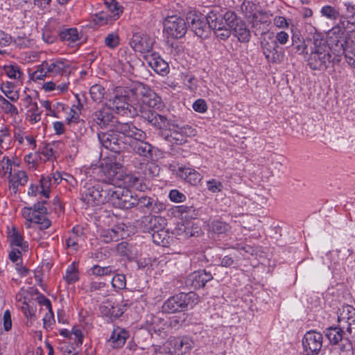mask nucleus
Returning <instances> with one entry per match:
<instances>
[{"label":"nucleus","instance_id":"obj_2","mask_svg":"<svg viewBox=\"0 0 355 355\" xmlns=\"http://www.w3.org/2000/svg\"><path fill=\"white\" fill-rule=\"evenodd\" d=\"M142 133L137 131V128L131 123H119L107 132H101L98 139L101 145L106 149L116 153L128 150L131 140L130 136L141 139Z\"/></svg>","mask_w":355,"mask_h":355},{"label":"nucleus","instance_id":"obj_34","mask_svg":"<svg viewBox=\"0 0 355 355\" xmlns=\"http://www.w3.org/2000/svg\"><path fill=\"white\" fill-rule=\"evenodd\" d=\"M104 3L112 14L114 20L117 19L123 12V7L116 0H104Z\"/></svg>","mask_w":355,"mask_h":355},{"label":"nucleus","instance_id":"obj_33","mask_svg":"<svg viewBox=\"0 0 355 355\" xmlns=\"http://www.w3.org/2000/svg\"><path fill=\"white\" fill-rule=\"evenodd\" d=\"M60 37L63 41H68L70 43H76L80 40L78 33L76 28H67L60 31Z\"/></svg>","mask_w":355,"mask_h":355},{"label":"nucleus","instance_id":"obj_5","mask_svg":"<svg viewBox=\"0 0 355 355\" xmlns=\"http://www.w3.org/2000/svg\"><path fill=\"white\" fill-rule=\"evenodd\" d=\"M112 186L90 179L85 181L80 190V200L87 205H99L110 200Z\"/></svg>","mask_w":355,"mask_h":355},{"label":"nucleus","instance_id":"obj_29","mask_svg":"<svg viewBox=\"0 0 355 355\" xmlns=\"http://www.w3.org/2000/svg\"><path fill=\"white\" fill-rule=\"evenodd\" d=\"M324 336L329 340L330 344L336 345L344 338V331L339 327H329L324 331Z\"/></svg>","mask_w":355,"mask_h":355},{"label":"nucleus","instance_id":"obj_36","mask_svg":"<svg viewBox=\"0 0 355 355\" xmlns=\"http://www.w3.org/2000/svg\"><path fill=\"white\" fill-rule=\"evenodd\" d=\"M105 94V88L99 84L94 85L90 87L89 94L94 102H101L104 98Z\"/></svg>","mask_w":355,"mask_h":355},{"label":"nucleus","instance_id":"obj_60","mask_svg":"<svg viewBox=\"0 0 355 355\" xmlns=\"http://www.w3.org/2000/svg\"><path fill=\"white\" fill-rule=\"evenodd\" d=\"M352 316L347 317V319L344 320L347 327L346 328L347 331L349 334H355V310H352Z\"/></svg>","mask_w":355,"mask_h":355},{"label":"nucleus","instance_id":"obj_64","mask_svg":"<svg viewBox=\"0 0 355 355\" xmlns=\"http://www.w3.org/2000/svg\"><path fill=\"white\" fill-rule=\"evenodd\" d=\"M312 40V35L310 37H308L302 44L297 45L295 48L296 49L297 51H298L300 53H305L308 56L309 55V50L307 48L306 45L309 40Z\"/></svg>","mask_w":355,"mask_h":355},{"label":"nucleus","instance_id":"obj_40","mask_svg":"<svg viewBox=\"0 0 355 355\" xmlns=\"http://www.w3.org/2000/svg\"><path fill=\"white\" fill-rule=\"evenodd\" d=\"M320 12L323 17H327L329 19H340V12L334 7L331 6H324L321 8Z\"/></svg>","mask_w":355,"mask_h":355},{"label":"nucleus","instance_id":"obj_32","mask_svg":"<svg viewBox=\"0 0 355 355\" xmlns=\"http://www.w3.org/2000/svg\"><path fill=\"white\" fill-rule=\"evenodd\" d=\"M166 220L165 218L160 216L151 217L147 225V229L149 233L158 232L159 231L165 229Z\"/></svg>","mask_w":355,"mask_h":355},{"label":"nucleus","instance_id":"obj_17","mask_svg":"<svg viewBox=\"0 0 355 355\" xmlns=\"http://www.w3.org/2000/svg\"><path fill=\"white\" fill-rule=\"evenodd\" d=\"M212 279L211 273L205 270L195 271L187 276L185 279V286L190 290L199 289L203 288L205 284Z\"/></svg>","mask_w":355,"mask_h":355},{"label":"nucleus","instance_id":"obj_54","mask_svg":"<svg viewBox=\"0 0 355 355\" xmlns=\"http://www.w3.org/2000/svg\"><path fill=\"white\" fill-rule=\"evenodd\" d=\"M23 102L25 107L27 109V112H34L38 110L37 103L33 102L32 98L27 95L23 98Z\"/></svg>","mask_w":355,"mask_h":355},{"label":"nucleus","instance_id":"obj_21","mask_svg":"<svg viewBox=\"0 0 355 355\" xmlns=\"http://www.w3.org/2000/svg\"><path fill=\"white\" fill-rule=\"evenodd\" d=\"M173 173L180 178L192 185L198 184L202 176L196 170L185 166H179L173 170Z\"/></svg>","mask_w":355,"mask_h":355},{"label":"nucleus","instance_id":"obj_56","mask_svg":"<svg viewBox=\"0 0 355 355\" xmlns=\"http://www.w3.org/2000/svg\"><path fill=\"white\" fill-rule=\"evenodd\" d=\"M152 239L154 243L157 245H164V240L167 235L165 229L159 231L158 232H152Z\"/></svg>","mask_w":355,"mask_h":355},{"label":"nucleus","instance_id":"obj_42","mask_svg":"<svg viewBox=\"0 0 355 355\" xmlns=\"http://www.w3.org/2000/svg\"><path fill=\"white\" fill-rule=\"evenodd\" d=\"M0 106L4 110V112L7 114H18V111L17 107L10 103L7 99L4 97L0 96Z\"/></svg>","mask_w":355,"mask_h":355},{"label":"nucleus","instance_id":"obj_8","mask_svg":"<svg viewBox=\"0 0 355 355\" xmlns=\"http://www.w3.org/2000/svg\"><path fill=\"white\" fill-rule=\"evenodd\" d=\"M110 200L112 205L122 209H130L135 207L137 195H134L127 188L112 186Z\"/></svg>","mask_w":355,"mask_h":355},{"label":"nucleus","instance_id":"obj_41","mask_svg":"<svg viewBox=\"0 0 355 355\" xmlns=\"http://www.w3.org/2000/svg\"><path fill=\"white\" fill-rule=\"evenodd\" d=\"M173 344H172L171 338L165 342L159 349H156V355H175Z\"/></svg>","mask_w":355,"mask_h":355},{"label":"nucleus","instance_id":"obj_14","mask_svg":"<svg viewBox=\"0 0 355 355\" xmlns=\"http://www.w3.org/2000/svg\"><path fill=\"white\" fill-rule=\"evenodd\" d=\"M144 214H158L166 209V205L157 198L146 196H137L135 207Z\"/></svg>","mask_w":355,"mask_h":355},{"label":"nucleus","instance_id":"obj_55","mask_svg":"<svg viewBox=\"0 0 355 355\" xmlns=\"http://www.w3.org/2000/svg\"><path fill=\"white\" fill-rule=\"evenodd\" d=\"M46 76H49V71L43 66V62L38 66L36 71L32 73L33 80H43Z\"/></svg>","mask_w":355,"mask_h":355},{"label":"nucleus","instance_id":"obj_58","mask_svg":"<svg viewBox=\"0 0 355 355\" xmlns=\"http://www.w3.org/2000/svg\"><path fill=\"white\" fill-rule=\"evenodd\" d=\"M169 198L175 202H182L186 200V196L178 190L173 189L169 193Z\"/></svg>","mask_w":355,"mask_h":355},{"label":"nucleus","instance_id":"obj_38","mask_svg":"<svg viewBox=\"0 0 355 355\" xmlns=\"http://www.w3.org/2000/svg\"><path fill=\"white\" fill-rule=\"evenodd\" d=\"M10 242L11 245L21 248L22 250H25L27 245L24 242L22 236L14 228L12 232L10 234Z\"/></svg>","mask_w":355,"mask_h":355},{"label":"nucleus","instance_id":"obj_11","mask_svg":"<svg viewBox=\"0 0 355 355\" xmlns=\"http://www.w3.org/2000/svg\"><path fill=\"white\" fill-rule=\"evenodd\" d=\"M187 28L185 19L178 15L168 16L164 21V32L172 38H182L185 35Z\"/></svg>","mask_w":355,"mask_h":355},{"label":"nucleus","instance_id":"obj_9","mask_svg":"<svg viewBox=\"0 0 355 355\" xmlns=\"http://www.w3.org/2000/svg\"><path fill=\"white\" fill-rule=\"evenodd\" d=\"M187 23L195 35L202 39L207 38L209 34L208 14L204 16L201 13L190 12L187 16Z\"/></svg>","mask_w":355,"mask_h":355},{"label":"nucleus","instance_id":"obj_31","mask_svg":"<svg viewBox=\"0 0 355 355\" xmlns=\"http://www.w3.org/2000/svg\"><path fill=\"white\" fill-rule=\"evenodd\" d=\"M208 21L209 22V32L212 29L214 33L216 31L227 26L223 21L222 15H217L216 12L214 11H210L208 13Z\"/></svg>","mask_w":355,"mask_h":355},{"label":"nucleus","instance_id":"obj_35","mask_svg":"<svg viewBox=\"0 0 355 355\" xmlns=\"http://www.w3.org/2000/svg\"><path fill=\"white\" fill-rule=\"evenodd\" d=\"M92 275L95 276H107L114 273L116 270L112 266H101L94 265L90 269Z\"/></svg>","mask_w":355,"mask_h":355},{"label":"nucleus","instance_id":"obj_13","mask_svg":"<svg viewBox=\"0 0 355 355\" xmlns=\"http://www.w3.org/2000/svg\"><path fill=\"white\" fill-rule=\"evenodd\" d=\"M135 101H141L150 108L155 107L160 103L161 98L149 87L141 83L132 84Z\"/></svg>","mask_w":355,"mask_h":355},{"label":"nucleus","instance_id":"obj_53","mask_svg":"<svg viewBox=\"0 0 355 355\" xmlns=\"http://www.w3.org/2000/svg\"><path fill=\"white\" fill-rule=\"evenodd\" d=\"M100 309L103 315H110L111 318H117L123 314V311H121V309H119V313H115V306H114L109 308L107 306L103 305L101 306Z\"/></svg>","mask_w":355,"mask_h":355},{"label":"nucleus","instance_id":"obj_45","mask_svg":"<svg viewBox=\"0 0 355 355\" xmlns=\"http://www.w3.org/2000/svg\"><path fill=\"white\" fill-rule=\"evenodd\" d=\"M12 87V84L11 83L7 82L4 85V87H1V90L3 93L8 98L10 101L15 102L19 98V94L17 92H13L11 90Z\"/></svg>","mask_w":355,"mask_h":355},{"label":"nucleus","instance_id":"obj_15","mask_svg":"<svg viewBox=\"0 0 355 355\" xmlns=\"http://www.w3.org/2000/svg\"><path fill=\"white\" fill-rule=\"evenodd\" d=\"M302 345L306 355L318 354L322 346V335L315 331H307L302 339Z\"/></svg>","mask_w":355,"mask_h":355},{"label":"nucleus","instance_id":"obj_6","mask_svg":"<svg viewBox=\"0 0 355 355\" xmlns=\"http://www.w3.org/2000/svg\"><path fill=\"white\" fill-rule=\"evenodd\" d=\"M132 92V84L128 87L117 88L114 96L109 100V106H111L112 110H115L117 114L127 117L138 115V110L135 107V94Z\"/></svg>","mask_w":355,"mask_h":355},{"label":"nucleus","instance_id":"obj_4","mask_svg":"<svg viewBox=\"0 0 355 355\" xmlns=\"http://www.w3.org/2000/svg\"><path fill=\"white\" fill-rule=\"evenodd\" d=\"M328 32L336 51L340 52L344 45L347 49L350 47L355 54V14L340 16L338 23Z\"/></svg>","mask_w":355,"mask_h":355},{"label":"nucleus","instance_id":"obj_3","mask_svg":"<svg viewBox=\"0 0 355 355\" xmlns=\"http://www.w3.org/2000/svg\"><path fill=\"white\" fill-rule=\"evenodd\" d=\"M140 114L145 121L159 130V136L168 143L182 145L187 141V139L184 137L180 130L176 128H173V129L170 128L172 123L166 116L160 114L153 110L144 108L140 110Z\"/></svg>","mask_w":355,"mask_h":355},{"label":"nucleus","instance_id":"obj_12","mask_svg":"<svg viewBox=\"0 0 355 355\" xmlns=\"http://www.w3.org/2000/svg\"><path fill=\"white\" fill-rule=\"evenodd\" d=\"M90 117L93 123L101 128H112L119 123L114 115L111 106L107 105H103Z\"/></svg>","mask_w":355,"mask_h":355},{"label":"nucleus","instance_id":"obj_28","mask_svg":"<svg viewBox=\"0 0 355 355\" xmlns=\"http://www.w3.org/2000/svg\"><path fill=\"white\" fill-rule=\"evenodd\" d=\"M63 145L60 141H55L51 143L45 144L41 149V153L46 157L48 160L51 159H56L59 155L58 150Z\"/></svg>","mask_w":355,"mask_h":355},{"label":"nucleus","instance_id":"obj_63","mask_svg":"<svg viewBox=\"0 0 355 355\" xmlns=\"http://www.w3.org/2000/svg\"><path fill=\"white\" fill-rule=\"evenodd\" d=\"M162 321V320L159 317L152 315H149V319H147L146 320L147 323L149 324L150 330H153L155 331H157L156 326Z\"/></svg>","mask_w":355,"mask_h":355},{"label":"nucleus","instance_id":"obj_50","mask_svg":"<svg viewBox=\"0 0 355 355\" xmlns=\"http://www.w3.org/2000/svg\"><path fill=\"white\" fill-rule=\"evenodd\" d=\"M336 345H338V349L340 354L349 353L352 349V343L347 338H344L340 341V343H338V344H336Z\"/></svg>","mask_w":355,"mask_h":355},{"label":"nucleus","instance_id":"obj_30","mask_svg":"<svg viewBox=\"0 0 355 355\" xmlns=\"http://www.w3.org/2000/svg\"><path fill=\"white\" fill-rule=\"evenodd\" d=\"M119 181L122 182L124 188H133L136 190L141 191L143 185L140 178L132 173H122V177Z\"/></svg>","mask_w":355,"mask_h":355},{"label":"nucleus","instance_id":"obj_1","mask_svg":"<svg viewBox=\"0 0 355 355\" xmlns=\"http://www.w3.org/2000/svg\"><path fill=\"white\" fill-rule=\"evenodd\" d=\"M309 50L307 57V64L314 71H324L328 68H333L334 64L340 62L344 57L349 66L355 69V53L348 46L343 45L341 51H336L330 41V33H327V38L318 32L312 35V40L306 45Z\"/></svg>","mask_w":355,"mask_h":355},{"label":"nucleus","instance_id":"obj_49","mask_svg":"<svg viewBox=\"0 0 355 355\" xmlns=\"http://www.w3.org/2000/svg\"><path fill=\"white\" fill-rule=\"evenodd\" d=\"M64 279L67 284H70L76 282L78 279L77 270L73 265H71L67 270Z\"/></svg>","mask_w":355,"mask_h":355},{"label":"nucleus","instance_id":"obj_26","mask_svg":"<svg viewBox=\"0 0 355 355\" xmlns=\"http://www.w3.org/2000/svg\"><path fill=\"white\" fill-rule=\"evenodd\" d=\"M128 337V332L119 328L112 331L108 343L113 348H121L125 344Z\"/></svg>","mask_w":355,"mask_h":355},{"label":"nucleus","instance_id":"obj_19","mask_svg":"<svg viewBox=\"0 0 355 355\" xmlns=\"http://www.w3.org/2000/svg\"><path fill=\"white\" fill-rule=\"evenodd\" d=\"M137 131L142 133V138L139 139L135 136H130V140H131V144H130L129 148H131L137 154L139 155L140 156L148 158L151 157L152 146L150 144L144 141L146 137L145 132L139 128H137Z\"/></svg>","mask_w":355,"mask_h":355},{"label":"nucleus","instance_id":"obj_61","mask_svg":"<svg viewBox=\"0 0 355 355\" xmlns=\"http://www.w3.org/2000/svg\"><path fill=\"white\" fill-rule=\"evenodd\" d=\"M193 108L196 112L204 113L207 110V105L205 100L198 99L193 103Z\"/></svg>","mask_w":355,"mask_h":355},{"label":"nucleus","instance_id":"obj_57","mask_svg":"<svg viewBox=\"0 0 355 355\" xmlns=\"http://www.w3.org/2000/svg\"><path fill=\"white\" fill-rule=\"evenodd\" d=\"M80 240V237L78 235L71 234L66 240L67 246L72 248L73 250H77L79 248L78 243Z\"/></svg>","mask_w":355,"mask_h":355},{"label":"nucleus","instance_id":"obj_25","mask_svg":"<svg viewBox=\"0 0 355 355\" xmlns=\"http://www.w3.org/2000/svg\"><path fill=\"white\" fill-rule=\"evenodd\" d=\"M9 188L14 193H17L19 186H24L28 182V176L24 171H18L14 173L13 175L11 174V176H9Z\"/></svg>","mask_w":355,"mask_h":355},{"label":"nucleus","instance_id":"obj_48","mask_svg":"<svg viewBox=\"0 0 355 355\" xmlns=\"http://www.w3.org/2000/svg\"><path fill=\"white\" fill-rule=\"evenodd\" d=\"M12 161L8 157L4 156L1 161V168L0 173L2 175L5 176L7 173L8 176H11L12 174Z\"/></svg>","mask_w":355,"mask_h":355},{"label":"nucleus","instance_id":"obj_27","mask_svg":"<svg viewBox=\"0 0 355 355\" xmlns=\"http://www.w3.org/2000/svg\"><path fill=\"white\" fill-rule=\"evenodd\" d=\"M209 232L212 235L224 236L230 231L231 227L225 222L218 220L211 222L209 225Z\"/></svg>","mask_w":355,"mask_h":355},{"label":"nucleus","instance_id":"obj_46","mask_svg":"<svg viewBox=\"0 0 355 355\" xmlns=\"http://www.w3.org/2000/svg\"><path fill=\"white\" fill-rule=\"evenodd\" d=\"M222 17L227 26L230 28H232L238 21H241L237 17L234 12L231 11L226 12Z\"/></svg>","mask_w":355,"mask_h":355},{"label":"nucleus","instance_id":"obj_59","mask_svg":"<svg viewBox=\"0 0 355 355\" xmlns=\"http://www.w3.org/2000/svg\"><path fill=\"white\" fill-rule=\"evenodd\" d=\"M105 44L111 49H114L119 44V37L114 33L109 34L105 38Z\"/></svg>","mask_w":355,"mask_h":355},{"label":"nucleus","instance_id":"obj_62","mask_svg":"<svg viewBox=\"0 0 355 355\" xmlns=\"http://www.w3.org/2000/svg\"><path fill=\"white\" fill-rule=\"evenodd\" d=\"M214 34L218 38H220L222 40H225L231 35L232 29L227 26L224 28L218 30V31H216Z\"/></svg>","mask_w":355,"mask_h":355},{"label":"nucleus","instance_id":"obj_7","mask_svg":"<svg viewBox=\"0 0 355 355\" xmlns=\"http://www.w3.org/2000/svg\"><path fill=\"white\" fill-rule=\"evenodd\" d=\"M196 300V294L193 292L180 293L168 299L164 303L162 309L168 313L184 311L189 306H193Z\"/></svg>","mask_w":355,"mask_h":355},{"label":"nucleus","instance_id":"obj_16","mask_svg":"<svg viewBox=\"0 0 355 355\" xmlns=\"http://www.w3.org/2000/svg\"><path fill=\"white\" fill-rule=\"evenodd\" d=\"M43 66L49 71V76L68 75L71 73L69 61L59 58L51 59L43 62Z\"/></svg>","mask_w":355,"mask_h":355},{"label":"nucleus","instance_id":"obj_22","mask_svg":"<svg viewBox=\"0 0 355 355\" xmlns=\"http://www.w3.org/2000/svg\"><path fill=\"white\" fill-rule=\"evenodd\" d=\"M172 344H173L175 355H184L194 347L193 340L188 336H183L181 338H173Z\"/></svg>","mask_w":355,"mask_h":355},{"label":"nucleus","instance_id":"obj_10","mask_svg":"<svg viewBox=\"0 0 355 355\" xmlns=\"http://www.w3.org/2000/svg\"><path fill=\"white\" fill-rule=\"evenodd\" d=\"M123 172V166L119 162L103 160L101 164V173L103 178V182L107 183L111 186L119 184Z\"/></svg>","mask_w":355,"mask_h":355},{"label":"nucleus","instance_id":"obj_47","mask_svg":"<svg viewBox=\"0 0 355 355\" xmlns=\"http://www.w3.org/2000/svg\"><path fill=\"white\" fill-rule=\"evenodd\" d=\"M172 126L173 128H176L180 130V132L185 139L187 137H192L196 134V129L189 125H180L177 123H172Z\"/></svg>","mask_w":355,"mask_h":355},{"label":"nucleus","instance_id":"obj_39","mask_svg":"<svg viewBox=\"0 0 355 355\" xmlns=\"http://www.w3.org/2000/svg\"><path fill=\"white\" fill-rule=\"evenodd\" d=\"M101 236L103 238V241L105 243H110L112 241H119L121 235L119 234L117 230L114 229H108L107 230H104L102 232Z\"/></svg>","mask_w":355,"mask_h":355},{"label":"nucleus","instance_id":"obj_52","mask_svg":"<svg viewBox=\"0 0 355 355\" xmlns=\"http://www.w3.org/2000/svg\"><path fill=\"white\" fill-rule=\"evenodd\" d=\"M131 245L128 242L123 241L117 244L116 250L121 256H130L131 254Z\"/></svg>","mask_w":355,"mask_h":355},{"label":"nucleus","instance_id":"obj_23","mask_svg":"<svg viewBox=\"0 0 355 355\" xmlns=\"http://www.w3.org/2000/svg\"><path fill=\"white\" fill-rule=\"evenodd\" d=\"M146 61L148 65L158 74L165 75L169 71L168 64L156 54L147 55Z\"/></svg>","mask_w":355,"mask_h":355},{"label":"nucleus","instance_id":"obj_20","mask_svg":"<svg viewBox=\"0 0 355 355\" xmlns=\"http://www.w3.org/2000/svg\"><path fill=\"white\" fill-rule=\"evenodd\" d=\"M130 45L135 51L145 53L152 49L153 42L146 35L135 33L130 40Z\"/></svg>","mask_w":355,"mask_h":355},{"label":"nucleus","instance_id":"obj_44","mask_svg":"<svg viewBox=\"0 0 355 355\" xmlns=\"http://www.w3.org/2000/svg\"><path fill=\"white\" fill-rule=\"evenodd\" d=\"M112 286L119 290H121L126 286V279L123 274H116L112 279Z\"/></svg>","mask_w":355,"mask_h":355},{"label":"nucleus","instance_id":"obj_51","mask_svg":"<svg viewBox=\"0 0 355 355\" xmlns=\"http://www.w3.org/2000/svg\"><path fill=\"white\" fill-rule=\"evenodd\" d=\"M207 189L212 193H218L223 189V184L215 179H211L207 182Z\"/></svg>","mask_w":355,"mask_h":355},{"label":"nucleus","instance_id":"obj_18","mask_svg":"<svg viewBox=\"0 0 355 355\" xmlns=\"http://www.w3.org/2000/svg\"><path fill=\"white\" fill-rule=\"evenodd\" d=\"M262 52L269 62L279 63L282 60V55L279 52V46L277 41L272 38H264L261 42Z\"/></svg>","mask_w":355,"mask_h":355},{"label":"nucleus","instance_id":"obj_24","mask_svg":"<svg viewBox=\"0 0 355 355\" xmlns=\"http://www.w3.org/2000/svg\"><path fill=\"white\" fill-rule=\"evenodd\" d=\"M231 29L232 33L240 42L248 43L250 41L251 37L250 31L242 20L238 21Z\"/></svg>","mask_w":355,"mask_h":355},{"label":"nucleus","instance_id":"obj_43","mask_svg":"<svg viewBox=\"0 0 355 355\" xmlns=\"http://www.w3.org/2000/svg\"><path fill=\"white\" fill-rule=\"evenodd\" d=\"M3 70L10 78L19 79L21 77V72L17 65H6Z\"/></svg>","mask_w":355,"mask_h":355},{"label":"nucleus","instance_id":"obj_37","mask_svg":"<svg viewBox=\"0 0 355 355\" xmlns=\"http://www.w3.org/2000/svg\"><path fill=\"white\" fill-rule=\"evenodd\" d=\"M40 193L42 194L46 198H49L51 187L54 185L51 176H42L40 180Z\"/></svg>","mask_w":355,"mask_h":355}]
</instances>
